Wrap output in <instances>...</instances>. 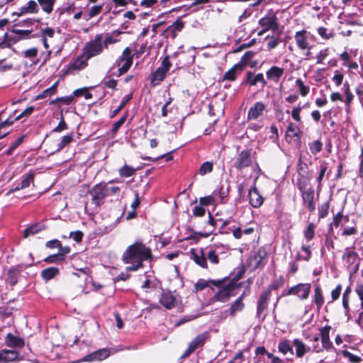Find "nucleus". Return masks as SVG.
Here are the masks:
<instances>
[{
  "instance_id": "obj_1",
  "label": "nucleus",
  "mask_w": 363,
  "mask_h": 363,
  "mask_svg": "<svg viewBox=\"0 0 363 363\" xmlns=\"http://www.w3.org/2000/svg\"><path fill=\"white\" fill-rule=\"evenodd\" d=\"M153 259L152 250L142 241H136L129 245L122 255L125 264H133L127 268L130 271H136L143 267V262Z\"/></svg>"
},
{
  "instance_id": "obj_2",
  "label": "nucleus",
  "mask_w": 363,
  "mask_h": 363,
  "mask_svg": "<svg viewBox=\"0 0 363 363\" xmlns=\"http://www.w3.org/2000/svg\"><path fill=\"white\" fill-rule=\"evenodd\" d=\"M245 272V266L242 265L238 272L230 279L229 278L228 280L222 285L221 289L215 293L212 297V300L213 301L226 303L232 296H235V294L233 293V291L240 287L242 283H238V281L244 277Z\"/></svg>"
},
{
  "instance_id": "obj_3",
  "label": "nucleus",
  "mask_w": 363,
  "mask_h": 363,
  "mask_svg": "<svg viewBox=\"0 0 363 363\" xmlns=\"http://www.w3.org/2000/svg\"><path fill=\"white\" fill-rule=\"evenodd\" d=\"M133 55L130 48H125L121 55L116 60L115 65L118 68L117 77L126 73L133 65Z\"/></svg>"
},
{
  "instance_id": "obj_4",
  "label": "nucleus",
  "mask_w": 363,
  "mask_h": 363,
  "mask_svg": "<svg viewBox=\"0 0 363 363\" xmlns=\"http://www.w3.org/2000/svg\"><path fill=\"white\" fill-rule=\"evenodd\" d=\"M91 58V42L85 45L84 52L77 57L72 62L68 65L66 73H71L74 70H80L88 65V60Z\"/></svg>"
},
{
  "instance_id": "obj_5",
  "label": "nucleus",
  "mask_w": 363,
  "mask_h": 363,
  "mask_svg": "<svg viewBox=\"0 0 363 363\" xmlns=\"http://www.w3.org/2000/svg\"><path fill=\"white\" fill-rule=\"evenodd\" d=\"M259 25L262 28V30L258 33L259 35H263L268 30H272L275 32L278 30L279 24L278 18L275 13L270 10L266 16L259 20Z\"/></svg>"
},
{
  "instance_id": "obj_6",
  "label": "nucleus",
  "mask_w": 363,
  "mask_h": 363,
  "mask_svg": "<svg viewBox=\"0 0 363 363\" xmlns=\"http://www.w3.org/2000/svg\"><path fill=\"white\" fill-rule=\"evenodd\" d=\"M159 303L166 309L172 310L179 304H181L182 301L179 295H174L172 291L169 290H163L159 297Z\"/></svg>"
},
{
  "instance_id": "obj_7",
  "label": "nucleus",
  "mask_w": 363,
  "mask_h": 363,
  "mask_svg": "<svg viewBox=\"0 0 363 363\" xmlns=\"http://www.w3.org/2000/svg\"><path fill=\"white\" fill-rule=\"evenodd\" d=\"M311 291V284L310 283H299L290 287L283 296H296L300 300H306L308 298Z\"/></svg>"
},
{
  "instance_id": "obj_8",
  "label": "nucleus",
  "mask_w": 363,
  "mask_h": 363,
  "mask_svg": "<svg viewBox=\"0 0 363 363\" xmlns=\"http://www.w3.org/2000/svg\"><path fill=\"white\" fill-rule=\"evenodd\" d=\"M252 164V158L251 150L245 149L240 151L236 156L233 163V167L238 171H242L251 167Z\"/></svg>"
},
{
  "instance_id": "obj_9",
  "label": "nucleus",
  "mask_w": 363,
  "mask_h": 363,
  "mask_svg": "<svg viewBox=\"0 0 363 363\" xmlns=\"http://www.w3.org/2000/svg\"><path fill=\"white\" fill-rule=\"evenodd\" d=\"M229 277H225L223 279H208L205 280L203 279H200L197 281V282L194 284V290L196 292L201 291L205 289L207 287H209L210 289L214 292V287H217L218 290L221 289L222 285L225 284V282L228 280Z\"/></svg>"
},
{
  "instance_id": "obj_10",
  "label": "nucleus",
  "mask_w": 363,
  "mask_h": 363,
  "mask_svg": "<svg viewBox=\"0 0 363 363\" xmlns=\"http://www.w3.org/2000/svg\"><path fill=\"white\" fill-rule=\"evenodd\" d=\"M271 294L269 291H264L259 296L257 300V317L261 320H264L267 315V310L268 308V303L271 298Z\"/></svg>"
},
{
  "instance_id": "obj_11",
  "label": "nucleus",
  "mask_w": 363,
  "mask_h": 363,
  "mask_svg": "<svg viewBox=\"0 0 363 363\" xmlns=\"http://www.w3.org/2000/svg\"><path fill=\"white\" fill-rule=\"evenodd\" d=\"M107 196L106 184L99 183L92 188V201L99 206Z\"/></svg>"
},
{
  "instance_id": "obj_12",
  "label": "nucleus",
  "mask_w": 363,
  "mask_h": 363,
  "mask_svg": "<svg viewBox=\"0 0 363 363\" xmlns=\"http://www.w3.org/2000/svg\"><path fill=\"white\" fill-rule=\"evenodd\" d=\"M22 271L23 267L21 265L13 266L8 269L5 281L11 289L18 284V278Z\"/></svg>"
},
{
  "instance_id": "obj_13",
  "label": "nucleus",
  "mask_w": 363,
  "mask_h": 363,
  "mask_svg": "<svg viewBox=\"0 0 363 363\" xmlns=\"http://www.w3.org/2000/svg\"><path fill=\"white\" fill-rule=\"evenodd\" d=\"M303 205L307 208L310 212L315 209V191L313 187H309L307 191L301 193Z\"/></svg>"
},
{
  "instance_id": "obj_14",
  "label": "nucleus",
  "mask_w": 363,
  "mask_h": 363,
  "mask_svg": "<svg viewBox=\"0 0 363 363\" xmlns=\"http://www.w3.org/2000/svg\"><path fill=\"white\" fill-rule=\"evenodd\" d=\"M308 32L306 30H301L296 32L294 39L297 47L301 50H311L313 45H311L308 40Z\"/></svg>"
},
{
  "instance_id": "obj_15",
  "label": "nucleus",
  "mask_w": 363,
  "mask_h": 363,
  "mask_svg": "<svg viewBox=\"0 0 363 363\" xmlns=\"http://www.w3.org/2000/svg\"><path fill=\"white\" fill-rule=\"evenodd\" d=\"M250 204L255 208H259L264 203V198L259 194L256 185L250 187L248 191Z\"/></svg>"
},
{
  "instance_id": "obj_16",
  "label": "nucleus",
  "mask_w": 363,
  "mask_h": 363,
  "mask_svg": "<svg viewBox=\"0 0 363 363\" xmlns=\"http://www.w3.org/2000/svg\"><path fill=\"white\" fill-rule=\"evenodd\" d=\"M266 109V105L262 101H257L250 108L247 112V121L257 120L262 116Z\"/></svg>"
},
{
  "instance_id": "obj_17",
  "label": "nucleus",
  "mask_w": 363,
  "mask_h": 363,
  "mask_svg": "<svg viewBox=\"0 0 363 363\" xmlns=\"http://www.w3.org/2000/svg\"><path fill=\"white\" fill-rule=\"evenodd\" d=\"M267 257V252L264 247H259L251 258V262H255L254 269L263 268L266 262L264 260Z\"/></svg>"
},
{
  "instance_id": "obj_18",
  "label": "nucleus",
  "mask_w": 363,
  "mask_h": 363,
  "mask_svg": "<svg viewBox=\"0 0 363 363\" xmlns=\"http://www.w3.org/2000/svg\"><path fill=\"white\" fill-rule=\"evenodd\" d=\"M191 258L195 263L203 269H208V263L206 257V252L203 248L196 250L195 249L191 250Z\"/></svg>"
},
{
  "instance_id": "obj_19",
  "label": "nucleus",
  "mask_w": 363,
  "mask_h": 363,
  "mask_svg": "<svg viewBox=\"0 0 363 363\" xmlns=\"http://www.w3.org/2000/svg\"><path fill=\"white\" fill-rule=\"evenodd\" d=\"M71 252V248L61 250V252L50 255L44 259V262L48 264H61L65 260L66 256Z\"/></svg>"
},
{
  "instance_id": "obj_20",
  "label": "nucleus",
  "mask_w": 363,
  "mask_h": 363,
  "mask_svg": "<svg viewBox=\"0 0 363 363\" xmlns=\"http://www.w3.org/2000/svg\"><path fill=\"white\" fill-rule=\"evenodd\" d=\"M258 82H260L262 87H264L267 84V82L264 79L262 73H258L255 74L254 72L248 71L246 73L245 83L250 86H256Z\"/></svg>"
},
{
  "instance_id": "obj_21",
  "label": "nucleus",
  "mask_w": 363,
  "mask_h": 363,
  "mask_svg": "<svg viewBox=\"0 0 363 363\" xmlns=\"http://www.w3.org/2000/svg\"><path fill=\"white\" fill-rule=\"evenodd\" d=\"M19 359L20 353L16 350H0V363H9Z\"/></svg>"
},
{
  "instance_id": "obj_22",
  "label": "nucleus",
  "mask_w": 363,
  "mask_h": 363,
  "mask_svg": "<svg viewBox=\"0 0 363 363\" xmlns=\"http://www.w3.org/2000/svg\"><path fill=\"white\" fill-rule=\"evenodd\" d=\"M242 65L238 63L234 65L229 70H228L223 76V81H235L237 76L243 72Z\"/></svg>"
},
{
  "instance_id": "obj_23",
  "label": "nucleus",
  "mask_w": 363,
  "mask_h": 363,
  "mask_svg": "<svg viewBox=\"0 0 363 363\" xmlns=\"http://www.w3.org/2000/svg\"><path fill=\"white\" fill-rule=\"evenodd\" d=\"M245 308V303L244 302H240L238 300L233 301L228 308L224 313L226 316L231 318L235 317L238 313L242 312Z\"/></svg>"
},
{
  "instance_id": "obj_24",
  "label": "nucleus",
  "mask_w": 363,
  "mask_h": 363,
  "mask_svg": "<svg viewBox=\"0 0 363 363\" xmlns=\"http://www.w3.org/2000/svg\"><path fill=\"white\" fill-rule=\"evenodd\" d=\"M284 73V69L277 67V66H272L270 69H269L267 72L266 75L269 80L273 81L275 83L279 82L281 77L283 76Z\"/></svg>"
},
{
  "instance_id": "obj_25",
  "label": "nucleus",
  "mask_w": 363,
  "mask_h": 363,
  "mask_svg": "<svg viewBox=\"0 0 363 363\" xmlns=\"http://www.w3.org/2000/svg\"><path fill=\"white\" fill-rule=\"evenodd\" d=\"M34 177V172L29 171L25 175L23 176L22 181L13 189H11L10 192L16 191L20 189H23L28 187L30 184V182L33 181Z\"/></svg>"
},
{
  "instance_id": "obj_26",
  "label": "nucleus",
  "mask_w": 363,
  "mask_h": 363,
  "mask_svg": "<svg viewBox=\"0 0 363 363\" xmlns=\"http://www.w3.org/2000/svg\"><path fill=\"white\" fill-rule=\"evenodd\" d=\"M354 248L355 247L353 246L350 248L352 250H350V247H347L342 255V260L348 264V267L355 264L357 259H359L357 252L354 251Z\"/></svg>"
},
{
  "instance_id": "obj_27",
  "label": "nucleus",
  "mask_w": 363,
  "mask_h": 363,
  "mask_svg": "<svg viewBox=\"0 0 363 363\" xmlns=\"http://www.w3.org/2000/svg\"><path fill=\"white\" fill-rule=\"evenodd\" d=\"M313 301L318 311L320 310L325 303L323 291L319 284L314 288Z\"/></svg>"
},
{
  "instance_id": "obj_28",
  "label": "nucleus",
  "mask_w": 363,
  "mask_h": 363,
  "mask_svg": "<svg viewBox=\"0 0 363 363\" xmlns=\"http://www.w3.org/2000/svg\"><path fill=\"white\" fill-rule=\"evenodd\" d=\"M167 73L158 67L150 76V86L155 87L159 85L165 78Z\"/></svg>"
},
{
  "instance_id": "obj_29",
  "label": "nucleus",
  "mask_w": 363,
  "mask_h": 363,
  "mask_svg": "<svg viewBox=\"0 0 363 363\" xmlns=\"http://www.w3.org/2000/svg\"><path fill=\"white\" fill-rule=\"evenodd\" d=\"M184 26V22L181 19L178 18L171 26H168L164 31L165 33H170L172 38H175L177 36V32L181 31Z\"/></svg>"
},
{
  "instance_id": "obj_30",
  "label": "nucleus",
  "mask_w": 363,
  "mask_h": 363,
  "mask_svg": "<svg viewBox=\"0 0 363 363\" xmlns=\"http://www.w3.org/2000/svg\"><path fill=\"white\" fill-rule=\"evenodd\" d=\"M122 349H112L111 350L108 349H101L96 352H92V361L98 360L101 361L106 358H107L111 354H113L118 350H121Z\"/></svg>"
},
{
  "instance_id": "obj_31",
  "label": "nucleus",
  "mask_w": 363,
  "mask_h": 363,
  "mask_svg": "<svg viewBox=\"0 0 363 363\" xmlns=\"http://www.w3.org/2000/svg\"><path fill=\"white\" fill-rule=\"evenodd\" d=\"M104 43L102 44L101 35H96L94 40H92V57L99 55L104 49Z\"/></svg>"
},
{
  "instance_id": "obj_32",
  "label": "nucleus",
  "mask_w": 363,
  "mask_h": 363,
  "mask_svg": "<svg viewBox=\"0 0 363 363\" xmlns=\"http://www.w3.org/2000/svg\"><path fill=\"white\" fill-rule=\"evenodd\" d=\"M59 272L60 270L57 267H50L42 270L40 276L43 280L48 281L53 279L56 275L59 274Z\"/></svg>"
},
{
  "instance_id": "obj_33",
  "label": "nucleus",
  "mask_w": 363,
  "mask_h": 363,
  "mask_svg": "<svg viewBox=\"0 0 363 363\" xmlns=\"http://www.w3.org/2000/svg\"><path fill=\"white\" fill-rule=\"evenodd\" d=\"M59 81H57L55 84H53L50 87L43 90L40 94H38L36 97V100H40L43 99H45L48 96H51L54 95L57 90Z\"/></svg>"
},
{
  "instance_id": "obj_34",
  "label": "nucleus",
  "mask_w": 363,
  "mask_h": 363,
  "mask_svg": "<svg viewBox=\"0 0 363 363\" xmlns=\"http://www.w3.org/2000/svg\"><path fill=\"white\" fill-rule=\"evenodd\" d=\"M11 31V33L17 35L21 40L24 39H30L32 38H37L39 36L38 33L31 34L32 30L12 29Z\"/></svg>"
},
{
  "instance_id": "obj_35",
  "label": "nucleus",
  "mask_w": 363,
  "mask_h": 363,
  "mask_svg": "<svg viewBox=\"0 0 363 363\" xmlns=\"http://www.w3.org/2000/svg\"><path fill=\"white\" fill-rule=\"evenodd\" d=\"M309 178L305 177L302 172H299V177H298L296 180V186L299 190L300 193L307 191V186L309 182Z\"/></svg>"
},
{
  "instance_id": "obj_36",
  "label": "nucleus",
  "mask_w": 363,
  "mask_h": 363,
  "mask_svg": "<svg viewBox=\"0 0 363 363\" xmlns=\"http://www.w3.org/2000/svg\"><path fill=\"white\" fill-rule=\"evenodd\" d=\"M42 10L47 14H50L53 11L54 4L56 0H37Z\"/></svg>"
},
{
  "instance_id": "obj_37",
  "label": "nucleus",
  "mask_w": 363,
  "mask_h": 363,
  "mask_svg": "<svg viewBox=\"0 0 363 363\" xmlns=\"http://www.w3.org/2000/svg\"><path fill=\"white\" fill-rule=\"evenodd\" d=\"M327 170L328 164L325 162H322L320 164V171L318 175L316 177V182L318 183V191H320L321 189L322 182Z\"/></svg>"
},
{
  "instance_id": "obj_38",
  "label": "nucleus",
  "mask_w": 363,
  "mask_h": 363,
  "mask_svg": "<svg viewBox=\"0 0 363 363\" xmlns=\"http://www.w3.org/2000/svg\"><path fill=\"white\" fill-rule=\"evenodd\" d=\"M279 350L280 352L285 355H289L288 359H292L294 352L291 346L289 345L288 342H280L279 344Z\"/></svg>"
},
{
  "instance_id": "obj_39",
  "label": "nucleus",
  "mask_w": 363,
  "mask_h": 363,
  "mask_svg": "<svg viewBox=\"0 0 363 363\" xmlns=\"http://www.w3.org/2000/svg\"><path fill=\"white\" fill-rule=\"evenodd\" d=\"M218 221H221V219L214 218L213 215L209 212L208 213V220L207 223L208 225H211L213 227V228L211 230H210L208 232H206V233L200 232L198 234L203 238H208L211 234L213 233L215 226L216 225Z\"/></svg>"
},
{
  "instance_id": "obj_40",
  "label": "nucleus",
  "mask_w": 363,
  "mask_h": 363,
  "mask_svg": "<svg viewBox=\"0 0 363 363\" xmlns=\"http://www.w3.org/2000/svg\"><path fill=\"white\" fill-rule=\"evenodd\" d=\"M136 169L132 166L125 164L118 169V173L122 177H130L135 174Z\"/></svg>"
},
{
  "instance_id": "obj_41",
  "label": "nucleus",
  "mask_w": 363,
  "mask_h": 363,
  "mask_svg": "<svg viewBox=\"0 0 363 363\" xmlns=\"http://www.w3.org/2000/svg\"><path fill=\"white\" fill-rule=\"evenodd\" d=\"M203 342H191L188 348L184 351L180 359H184L188 357L191 353H193L198 347L203 345Z\"/></svg>"
},
{
  "instance_id": "obj_42",
  "label": "nucleus",
  "mask_w": 363,
  "mask_h": 363,
  "mask_svg": "<svg viewBox=\"0 0 363 363\" xmlns=\"http://www.w3.org/2000/svg\"><path fill=\"white\" fill-rule=\"evenodd\" d=\"M284 284V278L282 275H280L279 278L273 281L272 284H270L267 289L265 291H269L270 292V294L272 295V290H278L279 289L281 288Z\"/></svg>"
},
{
  "instance_id": "obj_43",
  "label": "nucleus",
  "mask_w": 363,
  "mask_h": 363,
  "mask_svg": "<svg viewBox=\"0 0 363 363\" xmlns=\"http://www.w3.org/2000/svg\"><path fill=\"white\" fill-rule=\"evenodd\" d=\"M315 225L313 223H309L303 231L304 238L307 241L312 240L315 237Z\"/></svg>"
},
{
  "instance_id": "obj_44",
  "label": "nucleus",
  "mask_w": 363,
  "mask_h": 363,
  "mask_svg": "<svg viewBox=\"0 0 363 363\" xmlns=\"http://www.w3.org/2000/svg\"><path fill=\"white\" fill-rule=\"evenodd\" d=\"M45 247L50 249L57 248L58 252H61L62 249L70 248L69 246H62L61 241L57 239L47 241L45 242Z\"/></svg>"
},
{
  "instance_id": "obj_45",
  "label": "nucleus",
  "mask_w": 363,
  "mask_h": 363,
  "mask_svg": "<svg viewBox=\"0 0 363 363\" xmlns=\"http://www.w3.org/2000/svg\"><path fill=\"white\" fill-rule=\"evenodd\" d=\"M213 162L210 161H206L203 162L199 169V174L201 176H204L207 174H209L213 172Z\"/></svg>"
},
{
  "instance_id": "obj_46",
  "label": "nucleus",
  "mask_w": 363,
  "mask_h": 363,
  "mask_svg": "<svg viewBox=\"0 0 363 363\" xmlns=\"http://www.w3.org/2000/svg\"><path fill=\"white\" fill-rule=\"evenodd\" d=\"M331 330L332 335H334L335 330H333L331 326L325 325L323 328H321L319 332V335L321 338V340H330V333Z\"/></svg>"
},
{
  "instance_id": "obj_47",
  "label": "nucleus",
  "mask_w": 363,
  "mask_h": 363,
  "mask_svg": "<svg viewBox=\"0 0 363 363\" xmlns=\"http://www.w3.org/2000/svg\"><path fill=\"white\" fill-rule=\"evenodd\" d=\"M45 228H40L38 224L32 225L23 230V237L27 238L30 235H35L40 232Z\"/></svg>"
},
{
  "instance_id": "obj_48",
  "label": "nucleus",
  "mask_w": 363,
  "mask_h": 363,
  "mask_svg": "<svg viewBox=\"0 0 363 363\" xmlns=\"http://www.w3.org/2000/svg\"><path fill=\"white\" fill-rule=\"evenodd\" d=\"M73 96L74 97L84 96L86 99H89L91 98L90 88L89 87H82V88L76 89L73 91Z\"/></svg>"
},
{
  "instance_id": "obj_49",
  "label": "nucleus",
  "mask_w": 363,
  "mask_h": 363,
  "mask_svg": "<svg viewBox=\"0 0 363 363\" xmlns=\"http://www.w3.org/2000/svg\"><path fill=\"white\" fill-rule=\"evenodd\" d=\"M311 152L315 155L319 153L323 148V143L320 140L313 141L308 144Z\"/></svg>"
},
{
  "instance_id": "obj_50",
  "label": "nucleus",
  "mask_w": 363,
  "mask_h": 363,
  "mask_svg": "<svg viewBox=\"0 0 363 363\" xmlns=\"http://www.w3.org/2000/svg\"><path fill=\"white\" fill-rule=\"evenodd\" d=\"M206 259H208L210 261V262L213 264H218L220 262V259L218 257V254L216 253V251L211 247L206 253Z\"/></svg>"
},
{
  "instance_id": "obj_51",
  "label": "nucleus",
  "mask_w": 363,
  "mask_h": 363,
  "mask_svg": "<svg viewBox=\"0 0 363 363\" xmlns=\"http://www.w3.org/2000/svg\"><path fill=\"white\" fill-rule=\"evenodd\" d=\"M296 85L298 86L299 93L302 96H306L308 94L310 88L306 86L301 78H297L296 80Z\"/></svg>"
},
{
  "instance_id": "obj_52",
  "label": "nucleus",
  "mask_w": 363,
  "mask_h": 363,
  "mask_svg": "<svg viewBox=\"0 0 363 363\" xmlns=\"http://www.w3.org/2000/svg\"><path fill=\"white\" fill-rule=\"evenodd\" d=\"M73 141V135H67L62 138L61 141L57 144V151H60Z\"/></svg>"
},
{
  "instance_id": "obj_53",
  "label": "nucleus",
  "mask_w": 363,
  "mask_h": 363,
  "mask_svg": "<svg viewBox=\"0 0 363 363\" xmlns=\"http://www.w3.org/2000/svg\"><path fill=\"white\" fill-rule=\"evenodd\" d=\"M34 110H35V107L33 106H28L20 114L16 116L13 118V121H19L23 118H27L33 113Z\"/></svg>"
},
{
  "instance_id": "obj_54",
  "label": "nucleus",
  "mask_w": 363,
  "mask_h": 363,
  "mask_svg": "<svg viewBox=\"0 0 363 363\" xmlns=\"http://www.w3.org/2000/svg\"><path fill=\"white\" fill-rule=\"evenodd\" d=\"M300 130L298 128L296 127V125L291 123L289 124L286 128V137H299Z\"/></svg>"
},
{
  "instance_id": "obj_55",
  "label": "nucleus",
  "mask_w": 363,
  "mask_h": 363,
  "mask_svg": "<svg viewBox=\"0 0 363 363\" xmlns=\"http://www.w3.org/2000/svg\"><path fill=\"white\" fill-rule=\"evenodd\" d=\"M329 208H330V202L327 201L323 204H321L318 207V218L322 219L325 218L329 212Z\"/></svg>"
},
{
  "instance_id": "obj_56",
  "label": "nucleus",
  "mask_w": 363,
  "mask_h": 363,
  "mask_svg": "<svg viewBox=\"0 0 363 363\" xmlns=\"http://www.w3.org/2000/svg\"><path fill=\"white\" fill-rule=\"evenodd\" d=\"M267 38L269 39L267 42V48L269 50L274 49L281 42L279 36L272 35L270 37L268 36Z\"/></svg>"
},
{
  "instance_id": "obj_57",
  "label": "nucleus",
  "mask_w": 363,
  "mask_h": 363,
  "mask_svg": "<svg viewBox=\"0 0 363 363\" xmlns=\"http://www.w3.org/2000/svg\"><path fill=\"white\" fill-rule=\"evenodd\" d=\"M318 35L324 40H329L334 37V33L333 31L328 33V29L325 27H319L317 29Z\"/></svg>"
},
{
  "instance_id": "obj_58",
  "label": "nucleus",
  "mask_w": 363,
  "mask_h": 363,
  "mask_svg": "<svg viewBox=\"0 0 363 363\" xmlns=\"http://www.w3.org/2000/svg\"><path fill=\"white\" fill-rule=\"evenodd\" d=\"M254 55L255 52L251 50L246 52L241 57L240 61V62H238V64L242 65V68L245 69L248 62L252 58Z\"/></svg>"
},
{
  "instance_id": "obj_59",
  "label": "nucleus",
  "mask_w": 363,
  "mask_h": 363,
  "mask_svg": "<svg viewBox=\"0 0 363 363\" xmlns=\"http://www.w3.org/2000/svg\"><path fill=\"white\" fill-rule=\"evenodd\" d=\"M172 67V63L169 60V56L166 55L162 60L160 66L158 67L159 69H162V71L167 73Z\"/></svg>"
},
{
  "instance_id": "obj_60",
  "label": "nucleus",
  "mask_w": 363,
  "mask_h": 363,
  "mask_svg": "<svg viewBox=\"0 0 363 363\" xmlns=\"http://www.w3.org/2000/svg\"><path fill=\"white\" fill-rule=\"evenodd\" d=\"M25 135H23L21 137H19L11 145V147L6 150V155H11L15 149H16L23 142L24 140Z\"/></svg>"
},
{
  "instance_id": "obj_61",
  "label": "nucleus",
  "mask_w": 363,
  "mask_h": 363,
  "mask_svg": "<svg viewBox=\"0 0 363 363\" xmlns=\"http://www.w3.org/2000/svg\"><path fill=\"white\" fill-rule=\"evenodd\" d=\"M330 50L328 48L323 49L320 50V52L316 55L317 64H323V60L328 57L329 55Z\"/></svg>"
},
{
  "instance_id": "obj_62",
  "label": "nucleus",
  "mask_w": 363,
  "mask_h": 363,
  "mask_svg": "<svg viewBox=\"0 0 363 363\" xmlns=\"http://www.w3.org/2000/svg\"><path fill=\"white\" fill-rule=\"evenodd\" d=\"M344 79V74L340 70H335L334 76L332 78L333 82L337 86H340L342 84Z\"/></svg>"
},
{
  "instance_id": "obj_63",
  "label": "nucleus",
  "mask_w": 363,
  "mask_h": 363,
  "mask_svg": "<svg viewBox=\"0 0 363 363\" xmlns=\"http://www.w3.org/2000/svg\"><path fill=\"white\" fill-rule=\"evenodd\" d=\"M214 202H215V199L211 195L201 197L199 199L200 205L202 206H208L210 205L213 204Z\"/></svg>"
},
{
  "instance_id": "obj_64",
  "label": "nucleus",
  "mask_w": 363,
  "mask_h": 363,
  "mask_svg": "<svg viewBox=\"0 0 363 363\" xmlns=\"http://www.w3.org/2000/svg\"><path fill=\"white\" fill-rule=\"evenodd\" d=\"M296 347V356L301 357L306 352V347L302 342H294Z\"/></svg>"
}]
</instances>
